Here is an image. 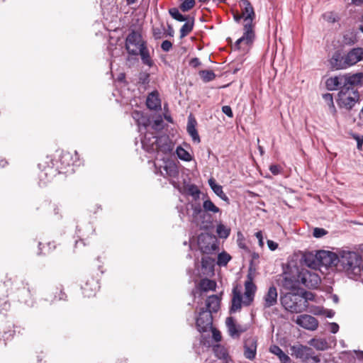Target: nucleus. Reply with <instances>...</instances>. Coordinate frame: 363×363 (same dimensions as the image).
<instances>
[{
    "label": "nucleus",
    "mask_w": 363,
    "mask_h": 363,
    "mask_svg": "<svg viewBox=\"0 0 363 363\" xmlns=\"http://www.w3.org/2000/svg\"><path fill=\"white\" fill-rule=\"evenodd\" d=\"M240 5L242 7V14L233 13V18L237 23H239L242 18L244 19L243 35L238 39L235 44L238 49H241L243 45H248L251 44L255 38L253 21L255 13L253 7L248 0H242Z\"/></svg>",
    "instance_id": "nucleus-1"
},
{
    "label": "nucleus",
    "mask_w": 363,
    "mask_h": 363,
    "mask_svg": "<svg viewBox=\"0 0 363 363\" xmlns=\"http://www.w3.org/2000/svg\"><path fill=\"white\" fill-rule=\"evenodd\" d=\"M192 221L201 229L208 230L213 227V215L221 213L209 199L203 201L202 206L199 204H192Z\"/></svg>",
    "instance_id": "nucleus-2"
},
{
    "label": "nucleus",
    "mask_w": 363,
    "mask_h": 363,
    "mask_svg": "<svg viewBox=\"0 0 363 363\" xmlns=\"http://www.w3.org/2000/svg\"><path fill=\"white\" fill-rule=\"evenodd\" d=\"M256 286L252 281V277L250 274L247 275V280L245 283V293L242 295L238 287L233 290V297L231 300L230 312L235 313L240 310L242 306H249L253 301Z\"/></svg>",
    "instance_id": "nucleus-3"
},
{
    "label": "nucleus",
    "mask_w": 363,
    "mask_h": 363,
    "mask_svg": "<svg viewBox=\"0 0 363 363\" xmlns=\"http://www.w3.org/2000/svg\"><path fill=\"white\" fill-rule=\"evenodd\" d=\"M362 258L357 252L343 251L337 259V266L352 279H357L361 274Z\"/></svg>",
    "instance_id": "nucleus-4"
},
{
    "label": "nucleus",
    "mask_w": 363,
    "mask_h": 363,
    "mask_svg": "<svg viewBox=\"0 0 363 363\" xmlns=\"http://www.w3.org/2000/svg\"><path fill=\"white\" fill-rule=\"evenodd\" d=\"M143 148L148 152H157V155L160 152L164 155L169 154L172 151V145L167 137H161L157 138L152 133H146L143 138L141 139Z\"/></svg>",
    "instance_id": "nucleus-5"
},
{
    "label": "nucleus",
    "mask_w": 363,
    "mask_h": 363,
    "mask_svg": "<svg viewBox=\"0 0 363 363\" xmlns=\"http://www.w3.org/2000/svg\"><path fill=\"white\" fill-rule=\"evenodd\" d=\"M338 257L333 252L321 250L316 252L315 255L310 253L305 255L304 261L306 265L313 269L320 266L330 267L337 264Z\"/></svg>",
    "instance_id": "nucleus-6"
},
{
    "label": "nucleus",
    "mask_w": 363,
    "mask_h": 363,
    "mask_svg": "<svg viewBox=\"0 0 363 363\" xmlns=\"http://www.w3.org/2000/svg\"><path fill=\"white\" fill-rule=\"evenodd\" d=\"M155 172L164 178L169 179L170 182L176 186V182L172 179L179 175L178 167L175 162L166 157L157 156L154 162Z\"/></svg>",
    "instance_id": "nucleus-7"
},
{
    "label": "nucleus",
    "mask_w": 363,
    "mask_h": 363,
    "mask_svg": "<svg viewBox=\"0 0 363 363\" xmlns=\"http://www.w3.org/2000/svg\"><path fill=\"white\" fill-rule=\"evenodd\" d=\"M311 296H306L305 298L296 294L287 293L281 297V301L284 308L291 313H301L307 307V299H312Z\"/></svg>",
    "instance_id": "nucleus-8"
},
{
    "label": "nucleus",
    "mask_w": 363,
    "mask_h": 363,
    "mask_svg": "<svg viewBox=\"0 0 363 363\" xmlns=\"http://www.w3.org/2000/svg\"><path fill=\"white\" fill-rule=\"evenodd\" d=\"M295 272L298 273L300 283L308 288H316L320 282V278L315 269H311L306 268L299 269L298 267L294 268Z\"/></svg>",
    "instance_id": "nucleus-9"
},
{
    "label": "nucleus",
    "mask_w": 363,
    "mask_h": 363,
    "mask_svg": "<svg viewBox=\"0 0 363 363\" xmlns=\"http://www.w3.org/2000/svg\"><path fill=\"white\" fill-rule=\"evenodd\" d=\"M291 354L296 359H300L305 362L311 359L312 363H318L320 359L315 353L312 348L303 345L301 344H296L290 347Z\"/></svg>",
    "instance_id": "nucleus-10"
},
{
    "label": "nucleus",
    "mask_w": 363,
    "mask_h": 363,
    "mask_svg": "<svg viewBox=\"0 0 363 363\" xmlns=\"http://www.w3.org/2000/svg\"><path fill=\"white\" fill-rule=\"evenodd\" d=\"M359 99L357 89L342 88L338 93L337 104L340 107L351 109Z\"/></svg>",
    "instance_id": "nucleus-11"
},
{
    "label": "nucleus",
    "mask_w": 363,
    "mask_h": 363,
    "mask_svg": "<svg viewBox=\"0 0 363 363\" xmlns=\"http://www.w3.org/2000/svg\"><path fill=\"white\" fill-rule=\"evenodd\" d=\"M295 267H296V264L290 262L288 264L287 269L284 273L281 285L285 289L296 290L298 287L300 281L298 273L295 272Z\"/></svg>",
    "instance_id": "nucleus-12"
},
{
    "label": "nucleus",
    "mask_w": 363,
    "mask_h": 363,
    "mask_svg": "<svg viewBox=\"0 0 363 363\" xmlns=\"http://www.w3.org/2000/svg\"><path fill=\"white\" fill-rule=\"evenodd\" d=\"M198 246L203 254L207 255L216 252L218 248L216 237L209 233H201L199 235Z\"/></svg>",
    "instance_id": "nucleus-13"
},
{
    "label": "nucleus",
    "mask_w": 363,
    "mask_h": 363,
    "mask_svg": "<svg viewBox=\"0 0 363 363\" xmlns=\"http://www.w3.org/2000/svg\"><path fill=\"white\" fill-rule=\"evenodd\" d=\"M45 163L47 165L39 164V168L41 169L38 176L40 185H45L58 174V168L54 167L53 160L47 157Z\"/></svg>",
    "instance_id": "nucleus-14"
},
{
    "label": "nucleus",
    "mask_w": 363,
    "mask_h": 363,
    "mask_svg": "<svg viewBox=\"0 0 363 363\" xmlns=\"http://www.w3.org/2000/svg\"><path fill=\"white\" fill-rule=\"evenodd\" d=\"M145 45L142 35L136 31H132L126 38L125 48L129 54L138 55L142 47Z\"/></svg>",
    "instance_id": "nucleus-15"
},
{
    "label": "nucleus",
    "mask_w": 363,
    "mask_h": 363,
    "mask_svg": "<svg viewBox=\"0 0 363 363\" xmlns=\"http://www.w3.org/2000/svg\"><path fill=\"white\" fill-rule=\"evenodd\" d=\"M197 329L199 332L206 331L212 325V315L209 311L202 308L196 321Z\"/></svg>",
    "instance_id": "nucleus-16"
},
{
    "label": "nucleus",
    "mask_w": 363,
    "mask_h": 363,
    "mask_svg": "<svg viewBox=\"0 0 363 363\" xmlns=\"http://www.w3.org/2000/svg\"><path fill=\"white\" fill-rule=\"evenodd\" d=\"M329 63L333 69L340 70L348 68L345 55H343L340 50L333 53Z\"/></svg>",
    "instance_id": "nucleus-17"
},
{
    "label": "nucleus",
    "mask_w": 363,
    "mask_h": 363,
    "mask_svg": "<svg viewBox=\"0 0 363 363\" xmlns=\"http://www.w3.org/2000/svg\"><path fill=\"white\" fill-rule=\"evenodd\" d=\"M296 323L301 327L309 330H315L318 326V321L315 317L306 314L298 316Z\"/></svg>",
    "instance_id": "nucleus-18"
},
{
    "label": "nucleus",
    "mask_w": 363,
    "mask_h": 363,
    "mask_svg": "<svg viewBox=\"0 0 363 363\" xmlns=\"http://www.w3.org/2000/svg\"><path fill=\"white\" fill-rule=\"evenodd\" d=\"M257 339L250 337L244 342V356L246 359L253 360L257 354Z\"/></svg>",
    "instance_id": "nucleus-19"
},
{
    "label": "nucleus",
    "mask_w": 363,
    "mask_h": 363,
    "mask_svg": "<svg viewBox=\"0 0 363 363\" xmlns=\"http://www.w3.org/2000/svg\"><path fill=\"white\" fill-rule=\"evenodd\" d=\"M343 75L344 87L349 89H354L355 86L362 84L363 79L362 73L346 74Z\"/></svg>",
    "instance_id": "nucleus-20"
},
{
    "label": "nucleus",
    "mask_w": 363,
    "mask_h": 363,
    "mask_svg": "<svg viewBox=\"0 0 363 363\" xmlns=\"http://www.w3.org/2000/svg\"><path fill=\"white\" fill-rule=\"evenodd\" d=\"M54 167L58 168V174L72 164V156L69 152H63L57 160H53Z\"/></svg>",
    "instance_id": "nucleus-21"
},
{
    "label": "nucleus",
    "mask_w": 363,
    "mask_h": 363,
    "mask_svg": "<svg viewBox=\"0 0 363 363\" xmlns=\"http://www.w3.org/2000/svg\"><path fill=\"white\" fill-rule=\"evenodd\" d=\"M345 57L348 67L356 65L363 60V48H355L351 49L345 55Z\"/></svg>",
    "instance_id": "nucleus-22"
},
{
    "label": "nucleus",
    "mask_w": 363,
    "mask_h": 363,
    "mask_svg": "<svg viewBox=\"0 0 363 363\" xmlns=\"http://www.w3.org/2000/svg\"><path fill=\"white\" fill-rule=\"evenodd\" d=\"M225 323L229 335L233 337H238L242 333L247 330V328L237 325L232 317L227 318Z\"/></svg>",
    "instance_id": "nucleus-23"
},
{
    "label": "nucleus",
    "mask_w": 363,
    "mask_h": 363,
    "mask_svg": "<svg viewBox=\"0 0 363 363\" xmlns=\"http://www.w3.org/2000/svg\"><path fill=\"white\" fill-rule=\"evenodd\" d=\"M277 290L275 286H272L268 289L267 292L263 297V305L264 308H270L277 303Z\"/></svg>",
    "instance_id": "nucleus-24"
},
{
    "label": "nucleus",
    "mask_w": 363,
    "mask_h": 363,
    "mask_svg": "<svg viewBox=\"0 0 363 363\" xmlns=\"http://www.w3.org/2000/svg\"><path fill=\"white\" fill-rule=\"evenodd\" d=\"M325 86L328 90L334 91L341 89L344 87L343 75L335 76L328 78L325 82Z\"/></svg>",
    "instance_id": "nucleus-25"
},
{
    "label": "nucleus",
    "mask_w": 363,
    "mask_h": 363,
    "mask_svg": "<svg viewBox=\"0 0 363 363\" xmlns=\"http://www.w3.org/2000/svg\"><path fill=\"white\" fill-rule=\"evenodd\" d=\"M146 105L150 110H157L161 108V101L157 91H152L147 97Z\"/></svg>",
    "instance_id": "nucleus-26"
},
{
    "label": "nucleus",
    "mask_w": 363,
    "mask_h": 363,
    "mask_svg": "<svg viewBox=\"0 0 363 363\" xmlns=\"http://www.w3.org/2000/svg\"><path fill=\"white\" fill-rule=\"evenodd\" d=\"M213 350L215 355L219 359L222 360L223 363H231V359L228 354L227 349L225 347L220 345H216L213 346Z\"/></svg>",
    "instance_id": "nucleus-27"
},
{
    "label": "nucleus",
    "mask_w": 363,
    "mask_h": 363,
    "mask_svg": "<svg viewBox=\"0 0 363 363\" xmlns=\"http://www.w3.org/2000/svg\"><path fill=\"white\" fill-rule=\"evenodd\" d=\"M132 117L136 122L140 132L142 131V128H145L149 125V119L140 111H133Z\"/></svg>",
    "instance_id": "nucleus-28"
},
{
    "label": "nucleus",
    "mask_w": 363,
    "mask_h": 363,
    "mask_svg": "<svg viewBox=\"0 0 363 363\" xmlns=\"http://www.w3.org/2000/svg\"><path fill=\"white\" fill-rule=\"evenodd\" d=\"M196 120L191 116H189L186 127L187 132L194 142L200 143V138L196 130Z\"/></svg>",
    "instance_id": "nucleus-29"
},
{
    "label": "nucleus",
    "mask_w": 363,
    "mask_h": 363,
    "mask_svg": "<svg viewBox=\"0 0 363 363\" xmlns=\"http://www.w3.org/2000/svg\"><path fill=\"white\" fill-rule=\"evenodd\" d=\"M220 308V299L216 295L210 296L206 300V311L211 313L217 312Z\"/></svg>",
    "instance_id": "nucleus-30"
},
{
    "label": "nucleus",
    "mask_w": 363,
    "mask_h": 363,
    "mask_svg": "<svg viewBox=\"0 0 363 363\" xmlns=\"http://www.w3.org/2000/svg\"><path fill=\"white\" fill-rule=\"evenodd\" d=\"M308 344L320 351L325 350L329 347L328 342L324 338H313L308 341Z\"/></svg>",
    "instance_id": "nucleus-31"
},
{
    "label": "nucleus",
    "mask_w": 363,
    "mask_h": 363,
    "mask_svg": "<svg viewBox=\"0 0 363 363\" xmlns=\"http://www.w3.org/2000/svg\"><path fill=\"white\" fill-rule=\"evenodd\" d=\"M209 186H211V189L213 191V192L220 197L223 201H228V198L225 195V194L223 191L222 186L216 183V181L213 179H210L208 180Z\"/></svg>",
    "instance_id": "nucleus-32"
},
{
    "label": "nucleus",
    "mask_w": 363,
    "mask_h": 363,
    "mask_svg": "<svg viewBox=\"0 0 363 363\" xmlns=\"http://www.w3.org/2000/svg\"><path fill=\"white\" fill-rule=\"evenodd\" d=\"M269 351L272 354L277 355L279 357V360L282 363H289L290 362V361H291L290 357L286 354H285L279 346H277V345L271 346L269 348Z\"/></svg>",
    "instance_id": "nucleus-33"
},
{
    "label": "nucleus",
    "mask_w": 363,
    "mask_h": 363,
    "mask_svg": "<svg viewBox=\"0 0 363 363\" xmlns=\"http://www.w3.org/2000/svg\"><path fill=\"white\" fill-rule=\"evenodd\" d=\"M97 288V284L94 280H91V282L86 283V284L82 287L83 294L85 296L90 297L95 294Z\"/></svg>",
    "instance_id": "nucleus-34"
},
{
    "label": "nucleus",
    "mask_w": 363,
    "mask_h": 363,
    "mask_svg": "<svg viewBox=\"0 0 363 363\" xmlns=\"http://www.w3.org/2000/svg\"><path fill=\"white\" fill-rule=\"evenodd\" d=\"M138 55H140L142 62L144 65H146L149 67H152L153 65V61L152 60L148 49L146 47V45L144 47H142V49L138 52Z\"/></svg>",
    "instance_id": "nucleus-35"
},
{
    "label": "nucleus",
    "mask_w": 363,
    "mask_h": 363,
    "mask_svg": "<svg viewBox=\"0 0 363 363\" xmlns=\"http://www.w3.org/2000/svg\"><path fill=\"white\" fill-rule=\"evenodd\" d=\"M216 286V282L208 279H202L199 284L200 290L202 291H214Z\"/></svg>",
    "instance_id": "nucleus-36"
},
{
    "label": "nucleus",
    "mask_w": 363,
    "mask_h": 363,
    "mask_svg": "<svg viewBox=\"0 0 363 363\" xmlns=\"http://www.w3.org/2000/svg\"><path fill=\"white\" fill-rule=\"evenodd\" d=\"M216 233L220 238H227L230 233V228H228L222 223L217 225Z\"/></svg>",
    "instance_id": "nucleus-37"
},
{
    "label": "nucleus",
    "mask_w": 363,
    "mask_h": 363,
    "mask_svg": "<svg viewBox=\"0 0 363 363\" xmlns=\"http://www.w3.org/2000/svg\"><path fill=\"white\" fill-rule=\"evenodd\" d=\"M215 259L209 256V255L204 254L201 258V265L204 269H212L213 267Z\"/></svg>",
    "instance_id": "nucleus-38"
},
{
    "label": "nucleus",
    "mask_w": 363,
    "mask_h": 363,
    "mask_svg": "<svg viewBox=\"0 0 363 363\" xmlns=\"http://www.w3.org/2000/svg\"><path fill=\"white\" fill-rule=\"evenodd\" d=\"M231 259V256L225 252H222L218 255L217 264L220 267H225Z\"/></svg>",
    "instance_id": "nucleus-39"
},
{
    "label": "nucleus",
    "mask_w": 363,
    "mask_h": 363,
    "mask_svg": "<svg viewBox=\"0 0 363 363\" xmlns=\"http://www.w3.org/2000/svg\"><path fill=\"white\" fill-rule=\"evenodd\" d=\"M176 153H177L178 157L182 160L186 161V162L191 160V156L189 154V152H187L185 149H184L181 146L177 147V148L176 150Z\"/></svg>",
    "instance_id": "nucleus-40"
},
{
    "label": "nucleus",
    "mask_w": 363,
    "mask_h": 363,
    "mask_svg": "<svg viewBox=\"0 0 363 363\" xmlns=\"http://www.w3.org/2000/svg\"><path fill=\"white\" fill-rule=\"evenodd\" d=\"M186 192L189 195L191 196L194 199H197L199 198L200 190L198 187L194 184H189L186 187Z\"/></svg>",
    "instance_id": "nucleus-41"
},
{
    "label": "nucleus",
    "mask_w": 363,
    "mask_h": 363,
    "mask_svg": "<svg viewBox=\"0 0 363 363\" xmlns=\"http://www.w3.org/2000/svg\"><path fill=\"white\" fill-rule=\"evenodd\" d=\"M199 74L203 82H208L214 79L216 74L212 70H202Z\"/></svg>",
    "instance_id": "nucleus-42"
},
{
    "label": "nucleus",
    "mask_w": 363,
    "mask_h": 363,
    "mask_svg": "<svg viewBox=\"0 0 363 363\" xmlns=\"http://www.w3.org/2000/svg\"><path fill=\"white\" fill-rule=\"evenodd\" d=\"M193 23L186 22L185 23L180 29L181 37L186 36L193 29Z\"/></svg>",
    "instance_id": "nucleus-43"
},
{
    "label": "nucleus",
    "mask_w": 363,
    "mask_h": 363,
    "mask_svg": "<svg viewBox=\"0 0 363 363\" xmlns=\"http://www.w3.org/2000/svg\"><path fill=\"white\" fill-rule=\"evenodd\" d=\"M169 12L173 18L179 21L182 22L186 20V18L181 14L179 10L176 8L171 9Z\"/></svg>",
    "instance_id": "nucleus-44"
},
{
    "label": "nucleus",
    "mask_w": 363,
    "mask_h": 363,
    "mask_svg": "<svg viewBox=\"0 0 363 363\" xmlns=\"http://www.w3.org/2000/svg\"><path fill=\"white\" fill-rule=\"evenodd\" d=\"M195 5L194 0H184L180 6L182 11L186 12L191 9Z\"/></svg>",
    "instance_id": "nucleus-45"
},
{
    "label": "nucleus",
    "mask_w": 363,
    "mask_h": 363,
    "mask_svg": "<svg viewBox=\"0 0 363 363\" xmlns=\"http://www.w3.org/2000/svg\"><path fill=\"white\" fill-rule=\"evenodd\" d=\"M323 18L328 22L334 23L338 21L337 15L334 12H326L323 14Z\"/></svg>",
    "instance_id": "nucleus-46"
},
{
    "label": "nucleus",
    "mask_w": 363,
    "mask_h": 363,
    "mask_svg": "<svg viewBox=\"0 0 363 363\" xmlns=\"http://www.w3.org/2000/svg\"><path fill=\"white\" fill-rule=\"evenodd\" d=\"M328 233L327 230L324 228H315L313 229V235L316 238H322Z\"/></svg>",
    "instance_id": "nucleus-47"
},
{
    "label": "nucleus",
    "mask_w": 363,
    "mask_h": 363,
    "mask_svg": "<svg viewBox=\"0 0 363 363\" xmlns=\"http://www.w3.org/2000/svg\"><path fill=\"white\" fill-rule=\"evenodd\" d=\"M324 100L328 103V104L332 107L333 108H335L334 104H333V96L330 94H325L323 96Z\"/></svg>",
    "instance_id": "nucleus-48"
},
{
    "label": "nucleus",
    "mask_w": 363,
    "mask_h": 363,
    "mask_svg": "<svg viewBox=\"0 0 363 363\" xmlns=\"http://www.w3.org/2000/svg\"><path fill=\"white\" fill-rule=\"evenodd\" d=\"M353 138L357 141V149L362 150V144H363V135H359L357 134H354L352 135Z\"/></svg>",
    "instance_id": "nucleus-49"
},
{
    "label": "nucleus",
    "mask_w": 363,
    "mask_h": 363,
    "mask_svg": "<svg viewBox=\"0 0 363 363\" xmlns=\"http://www.w3.org/2000/svg\"><path fill=\"white\" fill-rule=\"evenodd\" d=\"M172 48V44L169 40H164L162 43L161 48L162 49V50H164L165 52L169 51Z\"/></svg>",
    "instance_id": "nucleus-50"
},
{
    "label": "nucleus",
    "mask_w": 363,
    "mask_h": 363,
    "mask_svg": "<svg viewBox=\"0 0 363 363\" xmlns=\"http://www.w3.org/2000/svg\"><path fill=\"white\" fill-rule=\"evenodd\" d=\"M269 170L274 175H277L280 173L281 168L279 165L272 164L269 167Z\"/></svg>",
    "instance_id": "nucleus-51"
},
{
    "label": "nucleus",
    "mask_w": 363,
    "mask_h": 363,
    "mask_svg": "<svg viewBox=\"0 0 363 363\" xmlns=\"http://www.w3.org/2000/svg\"><path fill=\"white\" fill-rule=\"evenodd\" d=\"M222 111L230 118H232L233 116L232 109L229 106H223Z\"/></svg>",
    "instance_id": "nucleus-52"
},
{
    "label": "nucleus",
    "mask_w": 363,
    "mask_h": 363,
    "mask_svg": "<svg viewBox=\"0 0 363 363\" xmlns=\"http://www.w3.org/2000/svg\"><path fill=\"white\" fill-rule=\"evenodd\" d=\"M213 338L216 342H220L221 340V335L220 333L216 329H213L212 330Z\"/></svg>",
    "instance_id": "nucleus-53"
},
{
    "label": "nucleus",
    "mask_w": 363,
    "mask_h": 363,
    "mask_svg": "<svg viewBox=\"0 0 363 363\" xmlns=\"http://www.w3.org/2000/svg\"><path fill=\"white\" fill-rule=\"evenodd\" d=\"M329 329L332 333H337L339 330V325L336 323H330L329 324Z\"/></svg>",
    "instance_id": "nucleus-54"
},
{
    "label": "nucleus",
    "mask_w": 363,
    "mask_h": 363,
    "mask_svg": "<svg viewBox=\"0 0 363 363\" xmlns=\"http://www.w3.org/2000/svg\"><path fill=\"white\" fill-rule=\"evenodd\" d=\"M255 237L257 238L259 245L262 247L264 246V240L262 231H258L255 233Z\"/></svg>",
    "instance_id": "nucleus-55"
},
{
    "label": "nucleus",
    "mask_w": 363,
    "mask_h": 363,
    "mask_svg": "<svg viewBox=\"0 0 363 363\" xmlns=\"http://www.w3.org/2000/svg\"><path fill=\"white\" fill-rule=\"evenodd\" d=\"M201 65V62L199 58L194 57L189 61V65L193 67H197Z\"/></svg>",
    "instance_id": "nucleus-56"
},
{
    "label": "nucleus",
    "mask_w": 363,
    "mask_h": 363,
    "mask_svg": "<svg viewBox=\"0 0 363 363\" xmlns=\"http://www.w3.org/2000/svg\"><path fill=\"white\" fill-rule=\"evenodd\" d=\"M10 305L6 300H0V310L7 311Z\"/></svg>",
    "instance_id": "nucleus-57"
},
{
    "label": "nucleus",
    "mask_w": 363,
    "mask_h": 363,
    "mask_svg": "<svg viewBox=\"0 0 363 363\" xmlns=\"http://www.w3.org/2000/svg\"><path fill=\"white\" fill-rule=\"evenodd\" d=\"M267 245L272 251L277 250L278 247V244L270 240H267Z\"/></svg>",
    "instance_id": "nucleus-58"
},
{
    "label": "nucleus",
    "mask_w": 363,
    "mask_h": 363,
    "mask_svg": "<svg viewBox=\"0 0 363 363\" xmlns=\"http://www.w3.org/2000/svg\"><path fill=\"white\" fill-rule=\"evenodd\" d=\"M153 34L155 38H160L161 37V32L159 29H155Z\"/></svg>",
    "instance_id": "nucleus-59"
},
{
    "label": "nucleus",
    "mask_w": 363,
    "mask_h": 363,
    "mask_svg": "<svg viewBox=\"0 0 363 363\" xmlns=\"http://www.w3.org/2000/svg\"><path fill=\"white\" fill-rule=\"evenodd\" d=\"M352 4L356 5V6H360L363 4V0H351Z\"/></svg>",
    "instance_id": "nucleus-60"
},
{
    "label": "nucleus",
    "mask_w": 363,
    "mask_h": 363,
    "mask_svg": "<svg viewBox=\"0 0 363 363\" xmlns=\"http://www.w3.org/2000/svg\"><path fill=\"white\" fill-rule=\"evenodd\" d=\"M118 79V82H124V80H125V74L121 73L118 76V79Z\"/></svg>",
    "instance_id": "nucleus-61"
},
{
    "label": "nucleus",
    "mask_w": 363,
    "mask_h": 363,
    "mask_svg": "<svg viewBox=\"0 0 363 363\" xmlns=\"http://www.w3.org/2000/svg\"><path fill=\"white\" fill-rule=\"evenodd\" d=\"M332 300L334 303H337L339 301V298L336 294H333L332 296Z\"/></svg>",
    "instance_id": "nucleus-62"
},
{
    "label": "nucleus",
    "mask_w": 363,
    "mask_h": 363,
    "mask_svg": "<svg viewBox=\"0 0 363 363\" xmlns=\"http://www.w3.org/2000/svg\"><path fill=\"white\" fill-rule=\"evenodd\" d=\"M128 5L135 4L138 0H125Z\"/></svg>",
    "instance_id": "nucleus-63"
},
{
    "label": "nucleus",
    "mask_w": 363,
    "mask_h": 363,
    "mask_svg": "<svg viewBox=\"0 0 363 363\" xmlns=\"http://www.w3.org/2000/svg\"><path fill=\"white\" fill-rule=\"evenodd\" d=\"M357 278H360L363 280V264L361 266V274L357 276Z\"/></svg>",
    "instance_id": "nucleus-64"
}]
</instances>
